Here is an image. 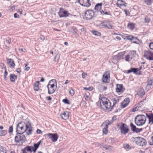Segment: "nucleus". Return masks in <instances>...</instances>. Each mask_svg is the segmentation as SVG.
<instances>
[{
  "instance_id": "nucleus-1",
  "label": "nucleus",
  "mask_w": 153,
  "mask_h": 153,
  "mask_svg": "<svg viewBox=\"0 0 153 153\" xmlns=\"http://www.w3.org/2000/svg\"><path fill=\"white\" fill-rule=\"evenodd\" d=\"M146 120V117L143 115H137L135 118L134 122L137 126H140L144 124Z\"/></svg>"
},
{
  "instance_id": "nucleus-2",
  "label": "nucleus",
  "mask_w": 153,
  "mask_h": 153,
  "mask_svg": "<svg viewBox=\"0 0 153 153\" xmlns=\"http://www.w3.org/2000/svg\"><path fill=\"white\" fill-rule=\"evenodd\" d=\"M100 103V104L103 105L106 110H110L113 108L112 106L111 105V102L104 97H101Z\"/></svg>"
},
{
  "instance_id": "nucleus-3",
  "label": "nucleus",
  "mask_w": 153,
  "mask_h": 153,
  "mask_svg": "<svg viewBox=\"0 0 153 153\" xmlns=\"http://www.w3.org/2000/svg\"><path fill=\"white\" fill-rule=\"evenodd\" d=\"M27 125L24 122H21L17 125L16 132L17 133H23L27 129Z\"/></svg>"
},
{
  "instance_id": "nucleus-4",
  "label": "nucleus",
  "mask_w": 153,
  "mask_h": 153,
  "mask_svg": "<svg viewBox=\"0 0 153 153\" xmlns=\"http://www.w3.org/2000/svg\"><path fill=\"white\" fill-rule=\"evenodd\" d=\"M117 126L120 130L121 133L124 135L126 134L129 131L128 126L125 123L121 122Z\"/></svg>"
},
{
  "instance_id": "nucleus-5",
  "label": "nucleus",
  "mask_w": 153,
  "mask_h": 153,
  "mask_svg": "<svg viewBox=\"0 0 153 153\" xmlns=\"http://www.w3.org/2000/svg\"><path fill=\"white\" fill-rule=\"evenodd\" d=\"M23 133H17L16 136L15 138V141L16 143H19L21 142L22 143L24 142L26 140V137Z\"/></svg>"
},
{
  "instance_id": "nucleus-6",
  "label": "nucleus",
  "mask_w": 153,
  "mask_h": 153,
  "mask_svg": "<svg viewBox=\"0 0 153 153\" xmlns=\"http://www.w3.org/2000/svg\"><path fill=\"white\" fill-rule=\"evenodd\" d=\"M96 12V11L94 12L93 10H86L85 14V19L86 20L92 19L95 16Z\"/></svg>"
},
{
  "instance_id": "nucleus-7",
  "label": "nucleus",
  "mask_w": 153,
  "mask_h": 153,
  "mask_svg": "<svg viewBox=\"0 0 153 153\" xmlns=\"http://www.w3.org/2000/svg\"><path fill=\"white\" fill-rule=\"evenodd\" d=\"M135 143L138 146H143L146 145L147 142L145 139L138 137H135Z\"/></svg>"
},
{
  "instance_id": "nucleus-8",
  "label": "nucleus",
  "mask_w": 153,
  "mask_h": 153,
  "mask_svg": "<svg viewBox=\"0 0 153 153\" xmlns=\"http://www.w3.org/2000/svg\"><path fill=\"white\" fill-rule=\"evenodd\" d=\"M55 85L54 84H50L48 83L47 86L48 89V93L49 94H51L54 92L55 89L54 88Z\"/></svg>"
},
{
  "instance_id": "nucleus-9",
  "label": "nucleus",
  "mask_w": 153,
  "mask_h": 153,
  "mask_svg": "<svg viewBox=\"0 0 153 153\" xmlns=\"http://www.w3.org/2000/svg\"><path fill=\"white\" fill-rule=\"evenodd\" d=\"M125 89L123 85L122 84H117L116 88V91L118 93L120 94L123 93Z\"/></svg>"
},
{
  "instance_id": "nucleus-10",
  "label": "nucleus",
  "mask_w": 153,
  "mask_h": 153,
  "mask_svg": "<svg viewBox=\"0 0 153 153\" xmlns=\"http://www.w3.org/2000/svg\"><path fill=\"white\" fill-rule=\"evenodd\" d=\"M48 135L53 142H56L59 137V136L56 133H49Z\"/></svg>"
},
{
  "instance_id": "nucleus-11",
  "label": "nucleus",
  "mask_w": 153,
  "mask_h": 153,
  "mask_svg": "<svg viewBox=\"0 0 153 153\" xmlns=\"http://www.w3.org/2000/svg\"><path fill=\"white\" fill-rule=\"evenodd\" d=\"M130 127L131 130L132 131L136 133L140 132L142 130V128H137L136 126L132 123H131L130 124Z\"/></svg>"
},
{
  "instance_id": "nucleus-12",
  "label": "nucleus",
  "mask_w": 153,
  "mask_h": 153,
  "mask_svg": "<svg viewBox=\"0 0 153 153\" xmlns=\"http://www.w3.org/2000/svg\"><path fill=\"white\" fill-rule=\"evenodd\" d=\"M80 4L81 5L86 7H89L91 5L89 0H81Z\"/></svg>"
},
{
  "instance_id": "nucleus-13",
  "label": "nucleus",
  "mask_w": 153,
  "mask_h": 153,
  "mask_svg": "<svg viewBox=\"0 0 153 153\" xmlns=\"http://www.w3.org/2000/svg\"><path fill=\"white\" fill-rule=\"evenodd\" d=\"M152 85H153V79L148 80L147 81V85L146 87V90L147 91H148Z\"/></svg>"
},
{
  "instance_id": "nucleus-14",
  "label": "nucleus",
  "mask_w": 153,
  "mask_h": 153,
  "mask_svg": "<svg viewBox=\"0 0 153 153\" xmlns=\"http://www.w3.org/2000/svg\"><path fill=\"white\" fill-rule=\"evenodd\" d=\"M32 146H27L23 149L22 151V153H27V152H30L31 153L32 150Z\"/></svg>"
},
{
  "instance_id": "nucleus-15",
  "label": "nucleus",
  "mask_w": 153,
  "mask_h": 153,
  "mask_svg": "<svg viewBox=\"0 0 153 153\" xmlns=\"http://www.w3.org/2000/svg\"><path fill=\"white\" fill-rule=\"evenodd\" d=\"M130 99L129 98L127 97L125 99L123 102L122 103V106L123 108H124L126 107L129 103Z\"/></svg>"
},
{
  "instance_id": "nucleus-16",
  "label": "nucleus",
  "mask_w": 153,
  "mask_h": 153,
  "mask_svg": "<svg viewBox=\"0 0 153 153\" xmlns=\"http://www.w3.org/2000/svg\"><path fill=\"white\" fill-rule=\"evenodd\" d=\"M69 113L68 111L64 112L62 114H61L62 118L64 120H66L68 119L69 117Z\"/></svg>"
},
{
  "instance_id": "nucleus-17",
  "label": "nucleus",
  "mask_w": 153,
  "mask_h": 153,
  "mask_svg": "<svg viewBox=\"0 0 153 153\" xmlns=\"http://www.w3.org/2000/svg\"><path fill=\"white\" fill-rule=\"evenodd\" d=\"M41 142V140H40L39 142H38L37 143L34 144L33 145L34 147L32 146V150L35 153L36 152L37 149L39 147V146L40 145Z\"/></svg>"
},
{
  "instance_id": "nucleus-18",
  "label": "nucleus",
  "mask_w": 153,
  "mask_h": 153,
  "mask_svg": "<svg viewBox=\"0 0 153 153\" xmlns=\"http://www.w3.org/2000/svg\"><path fill=\"white\" fill-rule=\"evenodd\" d=\"M126 3L122 0H118L117 3V6L118 7H120L121 6H124L126 7Z\"/></svg>"
},
{
  "instance_id": "nucleus-19",
  "label": "nucleus",
  "mask_w": 153,
  "mask_h": 153,
  "mask_svg": "<svg viewBox=\"0 0 153 153\" xmlns=\"http://www.w3.org/2000/svg\"><path fill=\"white\" fill-rule=\"evenodd\" d=\"M7 63L8 64L10 65V67L12 68H14L15 65L14 62V61L11 58L7 59Z\"/></svg>"
},
{
  "instance_id": "nucleus-20",
  "label": "nucleus",
  "mask_w": 153,
  "mask_h": 153,
  "mask_svg": "<svg viewBox=\"0 0 153 153\" xmlns=\"http://www.w3.org/2000/svg\"><path fill=\"white\" fill-rule=\"evenodd\" d=\"M69 14L66 11L59 12L58 13L59 16L60 17L68 16Z\"/></svg>"
},
{
  "instance_id": "nucleus-21",
  "label": "nucleus",
  "mask_w": 153,
  "mask_h": 153,
  "mask_svg": "<svg viewBox=\"0 0 153 153\" xmlns=\"http://www.w3.org/2000/svg\"><path fill=\"white\" fill-rule=\"evenodd\" d=\"M102 5V3H97L95 6L94 9L97 12L100 11V10H101V7Z\"/></svg>"
},
{
  "instance_id": "nucleus-22",
  "label": "nucleus",
  "mask_w": 153,
  "mask_h": 153,
  "mask_svg": "<svg viewBox=\"0 0 153 153\" xmlns=\"http://www.w3.org/2000/svg\"><path fill=\"white\" fill-rule=\"evenodd\" d=\"M119 98L117 97L113 98L111 100V102L113 103V105H112L113 108L116 104V103L119 102Z\"/></svg>"
},
{
  "instance_id": "nucleus-23",
  "label": "nucleus",
  "mask_w": 153,
  "mask_h": 153,
  "mask_svg": "<svg viewBox=\"0 0 153 153\" xmlns=\"http://www.w3.org/2000/svg\"><path fill=\"white\" fill-rule=\"evenodd\" d=\"M144 56L145 57H153V53L149 51H147L145 52Z\"/></svg>"
},
{
  "instance_id": "nucleus-24",
  "label": "nucleus",
  "mask_w": 153,
  "mask_h": 153,
  "mask_svg": "<svg viewBox=\"0 0 153 153\" xmlns=\"http://www.w3.org/2000/svg\"><path fill=\"white\" fill-rule=\"evenodd\" d=\"M103 148H104L106 150H107V152H110L114 150V148L110 145H108L105 146H103Z\"/></svg>"
},
{
  "instance_id": "nucleus-25",
  "label": "nucleus",
  "mask_w": 153,
  "mask_h": 153,
  "mask_svg": "<svg viewBox=\"0 0 153 153\" xmlns=\"http://www.w3.org/2000/svg\"><path fill=\"white\" fill-rule=\"evenodd\" d=\"M10 81L11 82H14L17 79V76L14 74H10Z\"/></svg>"
},
{
  "instance_id": "nucleus-26",
  "label": "nucleus",
  "mask_w": 153,
  "mask_h": 153,
  "mask_svg": "<svg viewBox=\"0 0 153 153\" xmlns=\"http://www.w3.org/2000/svg\"><path fill=\"white\" fill-rule=\"evenodd\" d=\"M113 121H110L107 120L105 121L102 124V126H105L106 127H108V126L113 123Z\"/></svg>"
},
{
  "instance_id": "nucleus-27",
  "label": "nucleus",
  "mask_w": 153,
  "mask_h": 153,
  "mask_svg": "<svg viewBox=\"0 0 153 153\" xmlns=\"http://www.w3.org/2000/svg\"><path fill=\"white\" fill-rule=\"evenodd\" d=\"M113 121H110L107 120L105 121L102 124V126H105L106 127H108V126L113 123Z\"/></svg>"
},
{
  "instance_id": "nucleus-28",
  "label": "nucleus",
  "mask_w": 153,
  "mask_h": 153,
  "mask_svg": "<svg viewBox=\"0 0 153 153\" xmlns=\"http://www.w3.org/2000/svg\"><path fill=\"white\" fill-rule=\"evenodd\" d=\"M103 78L102 79V80L103 82H108V81H109L108 79V77L109 75L108 74H104L103 76Z\"/></svg>"
},
{
  "instance_id": "nucleus-29",
  "label": "nucleus",
  "mask_w": 153,
  "mask_h": 153,
  "mask_svg": "<svg viewBox=\"0 0 153 153\" xmlns=\"http://www.w3.org/2000/svg\"><path fill=\"white\" fill-rule=\"evenodd\" d=\"M146 115L149 120V123L152 122V124H153V114L151 113L149 115L146 114Z\"/></svg>"
},
{
  "instance_id": "nucleus-30",
  "label": "nucleus",
  "mask_w": 153,
  "mask_h": 153,
  "mask_svg": "<svg viewBox=\"0 0 153 153\" xmlns=\"http://www.w3.org/2000/svg\"><path fill=\"white\" fill-rule=\"evenodd\" d=\"M100 14L102 15H110V13L107 12L105 9H104V10L102 9L100 10Z\"/></svg>"
},
{
  "instance_id": "nucleus-31",
  "label": "nucleus",
  "mask_w": 153,
  "mask_h": 153,
  "mask_svg": "<svg viewBox=\"0 0 153 153\" xmlns=\"http://www.w3.org/2000/svg\"><path fill=\"white\" fill-rule=\"evenodd\" d=\"M39 82L38 81H36L34 84V89L35 91H38L39 90Z\"/></svg>"
},
{
  "instance_id": "nucleus-32",
  "label": "nucleus",
  "mask_w": 153,
  "mask_h": 153,
  "mask_svg": "<svg viewBox=\"0 0 153 153\" xmlns=\"http://www.w3.org/2000/svg\"><path fill=\"white\" fill-rule=\"evenodd\" d=\"M138 69L137 68H131L130 70H128L127 73H129L131 72H133L134 73H136Z\"/></svg>"
},
{
  "instance_id": "nucleus-33",
  "label": "nucleus",
  "mask_w": 153,
  "mask_h": 153,
  "mask_svg": "<svg viewBox=\"0 0 153 153\" xmlns=\"http://www.w3.org/2000/svg\"><path fill=\"white\" fill-rule=\"evenodd\" d=\"M27 129L25 131L27 134L28 135H29L32 134V130L31 128L29 126H28L27 125Z\"/></svg>"
},
{
  "instance_id": "nucleus-34",
  "label": "nucleus",
  "mask_w": 153,
  "mask_h": 153,
  "mask_svg": "<svg viewBox=\"0 0 153 153\" xmlns=\"http://www.w3.org/2000/svg\"><path fill=\"white\" fill-rule=\"evenodd\" d=\"M135 25L134 23H129L127 25L128 27L130 29L132 30L134 27Z\"/></svg>"
},
{
  "instance_id": "nucleus-35",
  "label": "nucleus",
  "mask_w": 153,
  "mask_h": 153,
  "mask_svg": "<svg viewBox=\"0 0 153 153\" xmlns=\"http://www.w3.org/2000/svg\"><path fill=\"white\" fill-rule=\"evenodd\" d=\"M130 54L131 56V57H137L138 56V55L136 53V51H130Z\"/></svg>"
},
{
  "instance_id": "nucleus-36",
  "label": "nucleus",
  "mask_w": 153,
  "mask_h": 153,
  "mask_svg": "<svg viewBox=\"0 0 153 153\" xmlns=\"http://www.w3.org/2000/svg\"><path fill=\"white\" fill-rule=\"evenodd\" d=\"M91 32L93 34L97 36H100L101 35V33L100 32L96 30H92Z\"/></svg>"
},
{
  "instance_id": "nucleus-37",
  "label": "nucleus",
  "mask_w": 153,
  "mask_h": 153,
  "mask_svg": "<svg viewBox=\"0 0 153 153\" xmlns=\"http://www.w3.org/2000/svg\"><path fill=\"white\" fill-rule=\"evenodd\" d=\"M0 151L4 153H7V150L6 149L1 145H0Z\"/></svg>"
},
{
  "instance_id": "nucleus-38",
  "label": "nucleus",
  "mask_w": 153,
  "mask_h": 153,
  "mask_svg": "<svg viewBox=\"0 0 153 153\" xmlns=\"http://www.w3.org/2000/svg\"><path fill=\"white\" fill-rule=\"evenodd\" d=\"M123 147L126 149L129 150L131 149V147H130L129 145L127 144H124Z\"/></svg>"
},
{
  "instance_id": "nucleus-39",
  "label": "nucleus",
  "mask_w": 153,
  "mask_h": 153,
  "mask_svg": "<svg viewBox=\"0 0 153 153\" xmlns=\"http://www.w3.org/2000/svg\"><path fill=\"white\" fill-rule=\"evenodd\" d=\"M126 38L127 39L132 41L134 39V37L131 35H128L126 36Z\"/></svg>"
},
{
  "instance_id": "nucleus-40",
  "label": "nucleus",
  "mask_w": 153,
  "mask_h": 153,
  "mask_svg": "<svg viewBox=\"0 0 153 153\" xmlns=\"http://www.w3.org/2000/svg\"><path fill=\"white\" fill-rule=\"evenodd\" d=\"M108 128L105 126L103 128L102 131L103 133L106 134L108 131Z\"/></svg>"
},
{
  "instance_id": "nucleus-41",
  "label": "nucleus",
  "mask_w": 153,
  "mask_h": 153,
  "mask_svg": "<svg viewBox=\"0 0 153 153\" xmlns=\"http://www.w3.org/2000/svg\"><path fill=\"white\" fill-rule=\"evenodd\" d=\"M69 93L71 95H74V94L75 92L73 89L72 88H71L69 91Z\"/></svg>"
},
{
  "instance_id": "nucleus-42",
  "label": "nucleus",
  "mask_w": 153,
  "mask_h": 153,
  "mask_svg": "<svg viewBox=\"0 0 153 153\" xmlns=\"http://www.w3.org/2000/svg\"><path fill=\"white\" fill-rule=\"evenodd\" d=\"M125 54L124 52H122L119 53L117 57H123Z\"/></svg>"
},
{
  "instance_id": "nucleus-43",
  "label": "nucleus",
  "mask_w": 153,
  "mask_h": 153,
  "mask_svg": "<svg viewBox=\"0 0 153 153\" xmlns=\"http://www.w3.org/2000/svg\"><path fill=\"white\" fill-rule=\"evenodd\" d=\"M145 2L147 5H149L151 4L152 0H145Z\"/></svg>"
},
{
  "instance_id": "nucleus-44",
  "label": "nucleus",
  "mask_w": 153,
  "mask_h": 153,
  "mask_svg": "<svg viewBox=\"0 0 153 153\" xmlns=\"http://www.w3.org/2000/svg\"><path fill=\"white\" fill-rule=\"evenodd\" d=\"M102 25L104 26L105 27H107V28L108 29H111L112 28L111 25H110L109 24H104L103 25Z\"/></svg>"
},
{
  "instance_id": "nucleus-45",
  "label": "nucleus",
  "mask_w": 153,
  "mask_h": 153,
  "mask_svg": "<svg viewBox=\"0 0 153 153\" xmlns=\"http://www.w3.org/2000/svg\"><path fill=\"white\" fill-rule=\"evenodd\" d=\"M117 58H112L110 60L114 64L116 63L117 60H116Z\"/></svg>"
},
{
  "instance_id": "nucleus-46",
  "label": "nucleus",
  "mask_w": 153,
  "mask_h": 153,
  "mask_svg": "<svg viewBox=\"0 0 153 153\" xmlns=\"http://www.w3.org/2000/svg\"><path fill=\"white\" fill-rule=\"evenodd\" d=\"M145 21L146 22L149 23L150 22V19L147 16H146L145 18Z\"/></svg>"
},
{
  "instance_id": "nucleus-47",
  "label": "nucleus",
  "mask_w": 153,
  "mask_h": 153,
  "mask_svg": "<svg viewBox=\"0 0 153 153\" xmlns=\"http://www.w3.org/2000/svg\"><path fill=\"white\" fill-rule=\"evenodd\" d=\"M7 134L6 131L5 130H3L1 131V136H4Z\"/></svg>"
},
{
  "instance_id": "nucleus-48",
  "label": "nucleus",
  "mask_w": 153,
  "mask_h": 153,
  "mask_svg": "<svg viewBox=\"0 0 153 153\" xmlns=\"http://www.w3.org/2000/svg\"><path fill=\"white\" fill-rule=\"evenodd\" d=\"M124 11L125 12V13L126 16L129 15L130 13L127 10V9H125L124 10Z\"/></svg>"
},
{
  "instance_id": "nucleus-49",
  "label": "nucleus",
  "mask_w": 153,
  "mask_h": 153,
  "mask_svg": "<svg viewBox=\"0 0 153 153\" xmlns=\"http://www.w3.org/2000/svg\"><path fill=\"white\" fill-rule=\"evenodd\" d=\"M19 50L20 53L25 52L26 51V49L25 48H19Z\"/></svg>"
},
{
  "instance_id": "nucleus-50",
  "label": "nucleus",
  "mask_w": 153,
  "mask_h": 153,
  "mask_svg": "<svg viewBox=\"0 0 153 153\" xmlns=\"http://www.w3.org/2000/svg\"><path fill=\"white\" fill-rule=\"evenodd\" d=\"M62 101L65 103L67 104H69L68 100L67 99H65L62 100Z\"/></svg>"
},
{
  "instance_id": "nucleus-51",
  "label": "nucleus",
  "mask_w": 153,
  "mask_h": 153,
  "mask_svg": "<svg viewBox=\"0 0 153 153\" xmlns=\"http://www.w3.org/2000/svg\"><path fill=\"white\" fill-rule=\"evenodd\" d=\"M9 132L10 133H12L13 132V126H10L9 128Z\"/></svg>"
},
{
  "instance_id": "nucleus-52",
  "label": "nucleus",
  "mask_w": 153,
  "mask_h": 153,
  "mask_svg": "<svg viewBox=\"0 0 153 153\" xmlns=\"http://www.w3.org/2000/svg\"><path fill=\"white\" fill-rule=\"evenodd\" d=\"M145 94V92L144 90L139 93V95L140 96H143Z\"/></svg>"
},
{
  "instance_id": "nucleus-53",
  "label": "nucleus",
  "mask_w": 153,
  "mask_h": 153,
  "mask_svg": "<svg viewBox=\"0 0 153 153\" xmlns=\"http://www.w3.org/2000/svg\"><path fill=\"white\" fill-rule=\"evenodd\" d=\"M149 47L151 49L153 50V42H151L149 44Z\"/></svg>"
},
{
  "instance_id": "nucleus-54",
  "label": "nucleus",
  "mask_w": 153,
  "mask_h": 153,
  "mask_svg": "<svg viewBox=\"0 0 153 153\" xmlns=\"http://www.w3.org/2000/svg\"><path fill=\"white\" fill-rule=\"evenodd\" d=\"M149 143L150 145H153V136L151 137V141H149Z\"/></svg>"
},
{
  "instance_id": "nucleus-55",
  "label": "nucleus",
  "mask_w": 153,
  "mask_h": 153,
  "mask_svg": "<svg viewBox=\"0 0 153 153\" xmlns=\"http://www.w3.org/2000/svg\"><path fill=\"white\" fill-rule=\"evenodd\" d=\"M14 17L15 18H19V16L17 13H15L14 14Z\"/></svg>"
},
{
  "instance_id": "nucleus-56",
  "label": "nucleus",
  "mask_w": 153,
  "mask_h": 153,
  "mask_svg": "<svg viewBox=\"0 0 153 153\" xmlns=\"http://www.w3.org/2000/svg\"><path fill=\"white\" fill-rule=\"evenodd\" d=\"M87 75V74H86L83 73L82 74V78L83 79L85 78Z\"/></svg>"
},
{
  "instance_id": "nucleus-57",
  "label": "nucleus",
  "mask_w": 153,
  "mask_h": 153,
  "mask_svg": "<svg viewBox=\"0 0 153 153\" xmlns=\"http://www.w3.org/2000/svg\"><path fill=\"white\" fill-rule=\"evenodd\" d=\"M40 39L42 41H44L45 39V37L44 36L41 35L40 36Z\"/></svg>"
},
{
  "instance_id": "nucleus-58",
  "label": "nucleus",
  "mask_w": 153,
  "mask_h": 153,
  "mask_svg": "<svg viewBox=\"0 0 153 153\" xmlns=\"http://www.w3.org/2000/svg\"><path fill=\"white\" fill-rule=\"evenodd\" d=\"M6 42L7 43L10 44L11 42V39H8L6 40Z\"/></svg>"
},
{
  "instance_id": "nucleus-59",
  "label": "nucleus",
  "mask_w": 153,
  "mask_h": 153,
  "mask_svg": "<svg viewBox=\"0 0 153 153\" xmlns=\"http://www.w3.org/2000/svg\"><path fill=\"white\" fill-rule=\"evenodd\" d=\"M138 110V109L136 107H134L132 110V111L133 112H134L135 111H136Z\"/></svg>"
},
{
  "instance_id": "nucleus-60",
  "label": "nucleus",
  "mask_w": 153,
  "mask_h": 153,
  "mask_svg": "<svg viewBox=\"0 0 153 153\" xmlns=\"http://www.w3.org/2000/svg\"><path fill=\"white\" fill-rule=\"evenodd\" d=\"M36 132L38 134H40L42 133V131L41 130L37 129L36 131Z\"/></svg>"
},
{
  "instance_id": "nucleus-61",
  "label": "nucleus",
  "mask_w": 153,
  "mask_h": 153,
  "mask_svg": "<svg viewBox=\"0 0 153 153\" xmlns=\"http://www.w3.org/2000/svg\"><path fill=\"white\" fill-rule=\"evenodd\" d=\"M85 99L87 100H90L89 96L88 95H86L85 96Z\"/></svg>"
},
{
  "instance_id": "nucleus-62",
  "label": "nucleus",
  "mask_w": 153,
  "mask_h": 153,
  "mask_svg": "<svg viewBox=\"0 0 153 153\" xmlns=\"http://www.w3.org/2000/svg\"><path fill=\"white\" fill-rule=\"evenodd\" d=\"M16 71L17 73H19L21 72V70L20 68H18L16 69Z\"/></svg>"
},
{
  "instance_id": "nucleus-63",
  "label": "nucleus",
  "mask_w": 153,
  "mask_h": 153,
  "mask_svg": "<svg viewBox=\"0 0 153 153\" xmlns=\"http://www.w3.org/2000/svg\"><path fill=\"white\" fill-rule=\"evenodd\" d=\"M116 117L117 116H113L112 118L111 121H113L114 120H115L116 119Z\"/></svg>"
},
{
  "instance_id": "nucleus-64",
  "label": "nucleus",
  "mask_w": 153,
  "mask_h": 153,
  "mask_svg": "<svg viewBox=\"0 0 153 153\" xmlns=\"http://www.w3.org/2000/svg\"><path fill=\"white\" fill-rule=\"evenodd\" d=\"M17 12L19 13L20 14H22V9H19Z\"/></svg>"
}]
</instances>
